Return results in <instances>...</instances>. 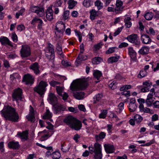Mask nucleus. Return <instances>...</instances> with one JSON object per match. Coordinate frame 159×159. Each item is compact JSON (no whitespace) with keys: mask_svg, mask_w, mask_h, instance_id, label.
<instances>
[{"mask_svg":"<svg viewBox=\"0 0 159 159\" xmlns=\"http://www.w3.org/2000/svg\"><path fill=\"white\" fill-rule=\"evenodd\" d=\"M88 86L87 81L83 80L77 79L74 80L70 86V89L73 91V97L79 100H82L84 98L85 93L80 91L85 89Z\"/></svg>","mask_w":159,"mask_h":159,"instance_id":"f257e3e1","label":"nucleus"},{"mask_svg":"<svg viewBox=\"0 0 159 159\" xmlns=\"http://www.w3.org/2000/svg\"><path fill=\"white\" fill-rule=\"evenodd\" d=\"M2 116L6 120L13 122H17L19 116L16 109L10 106H4L3 109L0 111Z\"/></svg>","mask_w":159,"mask_h":159,"instance_id":"f03ea898","label":"nucleus"},{"mask_svg":"<svg viewBox=\"0 0 159 159\" xmlns=\"http://www.w3.org/2000/svg\"><path fill=\"white\" fill-rule=\"evenodd\" d=\"M63 122L70 128L76 130H80L82 127L80 121L71 116H66L63 120Z\"/></svg>","mask_w":159,"mask_h":159,"instance_id":"7ed1b4c3","label":"nucleus"},{"mask_svg":"<svg viewBox=\"0 0 159 159\" xmlns=\"http://www.w3.org/2000/svg\"><path fill=\"white\" fill-rule=\"evenodd\" d=\"M48 85L47 82L43 81H41L39 84L35 87L34 89V91L37 93L40 97H42L46 90V87Z\"/></svg>","mask_w":159,"mask_h":159,"instance_id":"20e7f679","label":"nucleus"},{"mask_svg":"<svg viewBox=\"0 0 159 159\" xmlns=\"http://www.w3.org/2000/svg\"><path fill=\"white\" fill-rule=\"evenodd\" d=\"M12 97L13 101H23L22 89L19 88L15 89L12 93Z\"/></svg>","mask_w":159,"mask_h":159,"instance_id":"39448f33","label":"nucleus"},{"mask_svg":"<svg viewBox=\"0 0 159 159\" xmlns=\"http://www.w3.org/2000/svg\"><path fill=\"white\" fill-rule=\"evenodd\" d=\"M45 55L48 59L53 61L55 58L53 46L50 43L48 44V46L46 49Z\"/></svg>","mask_w":159,"mask_h":159,"instance_id":"423d86ee","label":"nucleus"},{"mask_svg":"<svg viewBox=\"0 0 159 159\" xmlns=\"http://www.w3.org/2000/svg\"><path fill=\"white\" fill-rule=\"evenodd\" d=\"M21 56L22 58L28 57L31 55V50L30 47L27 45L22 46L20 51Z\"/></svg>","mask_w":159,"mask_h":159,"instance_id":"0eeeda50","label":"nucleus"},{"mask_svg":"<svg viewBox=\"0 0 159 159\" xmlns=\"http://www.w3.org/2000/svg\"><path fill=\"white\" fill-rule=\"evenodd\" d=\"M94 147L95 153L94 157L97 159H101L102 157L101 145L98 143H95L94 145Z\"/></svg>","mask_w":159,"mask_h":159,"instance_id":"6e6552de","label":"nucleus"},{"mask_svg":"<svg viewBox=\"0 0 159 159\" xmlns=\"http://www.w3.org/2000/svg\"><path fill=\"white\" fill-rule=\"evenodd\" d=\"M126 39L130 42L134 43L136 47H139L140 45V42L137 34H133L129 35L126 38Z\"/></svg>","mask_w":159,"mask_h":159,"instance_id":"1a4fd4ad","label":"nucleus"},{"mask_svg":"<svg viewBox=\"0 0 159 159\" xmlns=\"http://www.w3.org/2000/svg\"><path fill=\"white\" fill-rule=\"evenodd\" d=\"M22 81L25 82L26 84H32L34 83V78L30 74H25L23 76Z\"/></svg>","mask_w":159,"mask_h":159,"instance_id":"9d476101","label":"nucleus"},{"mask_svg":"<svg viewBox=\"0 0 159 159\" xmlns=\"http://www.w3.org/2000/svg\"><path fill=\"white\" fill-rule=\"evenodd\" d=\"M52 108L55 114L59 113L61 111H64L65 109V107L63 105L58 103L53 105Z\"/></svg>","mask_w":159,"mask_h":159,"instance_id":"9b49d317","label":"nucleus"},{"mask_svg":"<svg viewBox=\"0 0 159 159\" xmlns=\"http://www.w3.org/2000/svg\"><path fill=\"white\" fill-rule=\"evenodd\" d=\"M152 85L151 83L145 82L143 83V86L139 87V88L142 92H147L149 91V88Z\"/></svg>","mask_w":159,"mask_h":159,"instance_id":"f8f14e48","label":"nucleus"},{"mask_svg":"<svg viewBox=\"0 0 159 159\" xmlns=\"http://www.w3.org/2000/svg\"><path fill=\"white\" fill-rule=\"evenodd\" d=\"M31 11L32 12L36 13L40 16H42L43 15L44 9L43 8L34 6L31 8Z\"/></svg>","mask_w":159,"mask_h":159,"instance_id":"ddd939ff","label":"nucleus"},{"mask_svg":"<svg viewBox=\"0 0 159 159\" xmlns=\"http://www.w3.org/2000/svg\"><path fill=\"white\" fill-rule=\"evenodd\" d=\"M29 68L33 70L34 74L36 75L40 73L39 66L38 62H35L30 65Z\"/></svg>","mask_w":159,"mask_h":159,"instance_id":"4468645a","label":"nucleus"},{"mask_svg":"<svg viewBox=\"0 0 159 159\" xmlns=\"http://www.w3.org/2000/svg\"><path fill=\"white\" fill-rule=\"evenodd\" d=\"M65 28V25L62 21L57 23L56 25L55 30L58 33H60L61 34H63L64 32Z\"/></svg>","mask_w":159,"mask_h":159,"instance_id":"2eb2a0df","label":"nucleus"},{"mask_svg":"<svg viewBox=\"0 0 159 159\" xmlns=\"http://www.w3.org/2000/svg\"><path fill=\"white\" fill-rule=\"evenodd\" d=\"M123 2L122 1L120 0H117L116 2V13H119L120 11H122L124 8L123 6Z\"/></svg>","mask_w":159,"mask_h":159,"instance_id":"dca6fc26","label":"nucleus"},{"mask_svg":"<svg viewBox=\"0 0 159 159\" xmlns=\"http://www.w3.org/2000/svg\"><path fill=\"white\" fill-rule=\"evenodd\" d=\"M141 39L142 42L144 44H149L152 42V40L150 39L149 36L146 34L142 35L141 37Z\"/></svg>","mask_w":159,"mask_h":159,"instance_id":"f3484780","label":"nucleus"},{"mask_svg":"<svg viewBox=\"0 0 159 159\" xmlns=\"http://www.w3.org/2000/svg\"><path fill=\"white\" fill-rule=\"evenodd\" d=\"M104 147L106 152L107 153H111L114 152L115 148L113 145L110 144H105Z\"/></svg>","mask_w":159,"mask_h":159,"instance_id":"a211bd4d","label":"nucleus"},{"mask_svg":"<svg viewBox=\"0 0 159 159\" xmlns=\"http://www.w3.org/2000/svg\"><path fill=\"white\" fill-rule=\"evenodd\" d=\"M48 99L50 103L53 105L58 102L57 99L55 95L53 93H50L49 95Z\"/></svg>","mask_w":159,"mask_h":159,"instance_id":"6ab92c4d","label":"nucleus"},{"mask_svg":"<svg viewBox=\"0 0 159 159\" xmlns=\"http://www.w3.org/2000/svg\"><path fill=\"white\" fill-rule=\"evenodd\" d=\"M16 136L19 137L22 141L26 140L28 139V132L27 131H25L22 133L19 132Z\"/></svg>","mask_w":159,"mask_h":159,"instance_id":"aec40b11","label":"nucleus"},{"mask_svg":"<svg viewBox=\"0 0 159 159\" xmlns=\"http://www.w3.org/2000/svg\"><path fill=\"white\" fill-rule=\"evenodd\" d=\"M46 13V17L48 20L51 21L53 19V11L52 7H48Z\"/></svg>","mask_w":159,"mask_h":159,"instance_id":"412c9836","label":"nucleus"},{"mask_svg":"<svg viewBox=\"0 0 159 159\" xmlns=\"http://www.w3.org/2000/svg\"><path fill=\"white\" fill-rule=\"evenodd\" d=\"M0 42L2 45L7 44L11 46H12V45L11 44V42L7 37H1L0 38Z\"/></svg>","mask_w":159,"mask_h":159,"instance_id":"4be33fe9","label":"nucleus"},{"mask_svg":"<svg viewBox=\"0 0 159 159\" xmlns=\"http://www.w3.org/2000/svg\"><path fill=\"white\" fill-rule=\"evenodd\" d=\"M129 54L131 58L133 61H135L136 60V52L134 50L132 47H129L128 48Z\"/></svg>","mask_w":159,"mask_h":159,"instance_id":"5701e85b","label":"nucleus"},{"mask_svg":"<svg viewBox=\"0 0 159 159\" xmlns=\"http://www.w3.org/2000/svg\"><path fill=\"white\" fill-rule=\"evenodd\" d=\"M8 147L13 149H17L20 147V145L18 142L11 141L9 142L8 144Z\"/></svg>","mask_w":159,"mask_h":159,"instance_id":"b1692460","label":"nucleus"},{"mask_svg":"<svg viewBox=\"0 0 159 159\" xmlns=\"http://www.w3.org/2000/svg\"><path fill=\"white\" fill-rule=\"evenodd\" d=\"M149 52V48L146 46L143 47L139 51V53L142 55L148 54Z\"/></svg>","mask_w":159,"mask_h":159,"instance_id":"393cba45","label":"nucleus"},{"mask_svg":"<svg viewBox=\"0 0 159 159\" xmlns=\"http://www.w3.org/2000/svg\"><path fill=\"white\" fill-rule=\"evenodd\" d=\"M87 58L86 56H83L81 54H80L78 57L77 58L76 62L78 64L81 63V61L83 60L87 59Z\"/></svg>","mask_w":159,"mask_h":159,"instance_id":"a878e982","label":"nucleus"},{"mask_svg":"<svg viewBox=\"0 0 159 159\" xmlns=\"http://www.w3.org/2000/svg\"><path fill=\"white\" fill-rule=\"evenodd\" d=\"M106 136V134L104 132H101L99 134L95 135V138L96 141L99 140L100 139H104Z\"/></svg>","mask_w":159,"mask_h":159,"instance_id":"bb28decb","label":"nucleus"},{"mask_svg":"<svg viewBox=\"0 0 159 159\" xmlns=\"http://www.w3.org/2000/svg\"><path fill=\"white\" fill-rule=\"evenodd\" d=\"M102 96V93H98L93 98V103H96L98 102L100 100Z\"/></svg>","mask_w":159,"mask_h":159,"instance_id":"cd10ccee","label":"nucleus"},{"mask_svg":"<svg viewBox=\"0 0 159 159\" xmlns=\"http://www.w3.org/2000/svg\"><path fill=\"white\" fill-rule=\"evenodd\" d=\"M119 58V56H116V57H112L109 58L107 61L109 63H112L113 62H116L118 61Z\"/></svg>","mask_w":159,"mask_h":159,"instance_id":"c85d7f7f","label":"nucleus"},{"mask_svg":"<svg viewBox=\"0 0 159 159\" xmlns=\"http://www.w3.org/2000/svg\"><path fill=\"white\" fill-rule=\"evenodd\" d=\"M56 49L57 50L58 54L60 55L62 57H63V55L62 54L61 46L59 43H58L56 44Z\"/></svg>","mask_w":159,"mask_h":159,"instance_id":"c756f323","label":"nucleus"},{"mask_svg":"<svg viewBox=\"0 0 159 159\" xmlns=\"http://www.w3.org/2000/svg\"><path fill=\"white\" fill-rule=\"evenodd\" d=\"M90 18L91 20H94L96 16H97V12L94 9H92L90 11Z\"/></svg>","mask_w":159,"mask_h":159,"instance_id":"7c9ffc66","label":"nucleus"},{"mask_svg":"<svg viewBox=\"0 0 159 159\" xmlns=\"http://www.w3.org/2000/svg\"><path fill=\"white\" fill-rule=\"evenodd\" d=\"M134 120L137 123H140L143 120V117L140 115L136 114L134 116Z\"/></svg>","mask_w":159,"mask_h":159,"instance_id":"2f4dec72","label":"nucleus"},{"mask_svg":"<svg viewBox=\"0 0 159 159\" xmlns=\"http://www.w3.org/2000/svg\"><path fill=\"white\" fill-rule=\"evenodd\" d=\"M69 4L68 7L69 9H72L77 4V2L74 0H70L68 2Z\"/></svg>","mask_w":159,"mask_h":159,"instance_id":"473e14b6","label":"nucleus"},{"mask_svg":"<svg viewBox=\"0 0 159 159\" xmlns=\"http://www.w3.org/2000/svg\"><path fill=\"white\" fill-rule=\"evenodd\" d=\"M52 116V114L50 112L49 109L47 110L45 114L43 116L44 119H48L51 118Z\"/></svg>","mask_w":159,"mask_h":159,"instance_id":"72a5a7b5","label":"nucleus"},{"mask_svg":"<svg viewBox=\"0 0 159 159\" xmlns=\"http://www.w3.org/2000/svg\"><path fill=\"white\" fill-rule=\"evenodd\" d=\"M95 6L97 7L98 10H100L103 7V3L99 0H97L94 3Z\"/></svg>","mask_w":159,"mask_h":159,"instance_id":"f704fd0d","label":"nucleus"},{"mask_svg":"<svg viewBox=\"0 0 159 159\" xmlns=\"http://www.w3.org/2000/svg\"><path fill=\"white\" fill-rule=\"evenodd\" d=\"M94 77L98 80H99V78L102 75V73L99 70H96L93 74Z\"/></svg>","mask_w":159,"mask_h":159,"instance_id":"c9c22d12","label":"nucleus"},{"mask_svg":"<svg viewBox=\"0 0 159 159\" xmlns=\"http://www.w3.org/2000/svg\"><path fill=\"white\" fill-rule=\"evenodd\" d=\"M153 16V14L151 12H148L145 15V19L147 20H150L152 19Z\"/></svg>","mask_w":159,"mask_h":159,"instance_id":"e433bc0d","label":"nucleus"},{"mask_svg":"<svg viewBox=\"0 0 159 159\" xmlns=\"http://www.w3.org/2000/svg\"><path fill=\"white\" fill-rule=\"evenodd\" d=\"M137 106L136 104H129V108L131 112H134L136 109Z\"/></svg>","mask_w":159,"mask_h":159,"instance_id":"4c0bfd02","label":"nucleus"},{"mask_svg":"<svg viewBox=\"0 0 159 159\" xmlns=\"http://www.w3.org/2000/svg\"><path fill=\"white\" fill-rule=\"evenodd\" d=\"M102 60V59L100 57H96L92 59V62L93 64H99Z\"/></svg>","mask_w":159,"mask_h":159,"instance_id":"58836bf2","label":"nucleus"},{"mask_svg":"<svg viewBox=\"0 0 159 159\" xmlns=\"http://www.w3.org/2000/svg\"><path fill=\"white\" fill-rule=\"evenodd\" d=\"M61 157V154L58 152H55L52 154V158L53 159H59Z\"/></svg>","mask_w":159,"mask_h":159,"instance_id":"ea45409f","label":"nucleus"},{"mask_svg":"<svg viewBox=\"0 0 159 159\" xmlns=\"http://www.w3.org/2000/svg\"><path fill=\"white\" fill-rule=\"evenodd\" d=\"M147 74V72L145 70H141L140 71L138 76L139 78H141L146 76Z\"/></svg>","mask_w":159,"mask_h":159,"instance_id":"a19ab883","label":"nucleus"},{"mask_svg":"<svg viewBox=\"0 0 159 159\" xmlns=\"http://www.w3.org/2000/svg\"><path fill=\"white\" fill-rule=\"evenodd\" d=\"M56 89L58 94L60 96L62 95V93L64 90L63 88L61 87L57 86Z\"/></svg>","mask_w":159,"mask_h":159,"instance_id":"79ce46f5","label":"nucleus"},{"mask_svg":"<svg viewBox=\"0 0 159 159\" xmlns=\"http://www.w3.org/2000/svg\"><path fill=\"white\" fill-rule=\"evenodd\" d=\"M91 0H84L83 5L86 7H89L91 5Z\"/></svg>","mask_w":159,"mask_h":159,"instance_id":"37998d69","label":"nucleus"},{"mask_svg":"<svg viewBox=\"0 0 159 159\" xmlns=\"http://www.w3.org/2000/svg\"><path fill=\"white\" fill-rule=\"evenodd\" d=\"M107 114V111L103 110L102 113L99 114V117L100 118H106Z\"/></svg>","mask_w":159,"mask_h":159,"instance_id":"c03bdc74","label":"nucleus"},{"mask_svg":"<svg viewBox=\"0 0 159 159\" xmlns=\"http://www.w3.org/2000/svg\"><path fill=\"white\" fill-rule=\"evenodd\" d=\"M118 48L116 47H113L109 48L106 51L107 54H110L114 52L116 49H117Z\"/></svg>","mask_w":159,"mask_h":159,"instance_id":"a18cd8bd","label":"nucleus"},{"mask_svg":"<svg viewBox=\"0 0 159 159\" xmlns=\"http://www.w3.org/2000/svg\"><path fill=\"white\" fill-rule=\"evenodd\" d=\"M63 2V0H58L55 2L54 7H61Z\"/></svg>","mask_w":159,"mask_h":159,"instance_id":"49530a36","label":"nucleus"},{"mask_svg":"<svg viewBox=\"0 0 159 159\" xmlns=\"http://www.w3.org/2000/svg\"><path fill=\"white\" fill-rule=\"evenodd\" d=\"M131 88V86L130 85H125L120 88V91H123L125 90L130 89Z\"/></svg>","mask_w":159,"mask_h":159,"instance_id":"de8ad7c7","label":"nucleus"},{"mask_svg":"<svg viewBox=\"0 0 159 159\" xmlns=\"http://www.w3.org/2000/svg\"><path fill=\"white\" fill-rule=\"evenodd\" d=\"M117 84V83L114 81L109 84V87L111 89H114L116 88Z\"/></svg>","mask_w":159,"mask_h":159,"instance_id":"09e8293b","label":"nucleus"},{"mask_svg":"<svg viewBox=\"0 0 159 159\" xmlns=\"http://www.w3.org/2000/svg\"><path fill=\"white\" fill-rule=\"evenodd\" d=\"M154 101L153 99H149L147 98L145 102L146 103L147 106L148 107H150L152 105L153 101Z\"/></svg>","mask_w":159,"mask_h":159,"instance_id":"8fccbe9b","label":"nucleus"},{"mask_svg":"<svg viewBox=\"0 0 159 159\" xmlns=\"http://www.w3.org/2000/svg\"><path fill=\"white\" fill-rule=\"evenodd\" d=\"M11 38L13 41L14 42L16 43L18 41L17 36L16 34L14 32H13L12 34Z\"/></svg>","mask_w":159,"mask_h":159,"instance_id":"3c124183","label":"nucleus"},{"mask_svg":"<svg viewBox=\"0 0 159 159\" xmlns=\"http://www.w3.org/2000/svg\"><path fill=\"white\" fill-rule=\"evenodd\" d=\"M102 45L103 44L101 42L94 45L93 47L96 50H98L101 48Z\"/></svg>","mask_w":159,"mask_h":159,"instance_id":"603ef678","label":"nucleus"},{"mask_svg":"<svg viewBox=\"0 0 159 159\" xmlns=\"http://www.w3.org/2000/svg\"><path fill=\"white\" fill-rule=\"evenodd\" d=\"M157 92H155V89L153 88L150 90V93H149V94H150L152 96H153V95L154 94L156 97H159V96H157Z\"/></svg>","mask_w":159,"mask_h":159,"instance_id":"864d4df0","label":"nucleus"},{"mask_svg":"<svg viewBox=\"0 0 159 159\" xmlns=\"http://www.w3.org/2000/svg\"><path fill=\"white\" fill-rule=\"evenodd\" d=\"M146 32L148 34H150L152 35H154L155 34V32L154 29L152 28H150L149 30L148 31H146Z\"/></svg>","mask_w":159,"mask_h":159,"instance_id":"5fc2aeb1","label":"nucleus"},{"mask_svg":"<svg viewBox=\"0 0 159 159\" xmlns=\"http://www.w3.org/2000/svg\"><path fill=\"white\" fill-rule=\"evenodd\" d=\"M26 117L29 120L31 121H34V115L30 114L28 116H27Z\"/></svg>","mask_w":159,"mask_h":159,"instance_id":"6e6d98bb","label":"nucleus"},{"mask_svg":"<svg viewBox=\"0 0 159 159\" xmlns=\"http://www.w3.org/2000/svg\"><path fill=\"white\" fill-rule=\"evenodd\" d=\"M69 15V11H66L64 12V16L63 17V19L65 20L67 19L68 18Z\"/></svg>","mask_w":159,"mask_h":159,"instance_id":"4d7b16f0","label":"nucleus"},{"mask_svg":"<svg viewBox=\"0 0 159 159\" xmlns=\"http://www.w3.org/2000/svg\"><path fill=\"white\" fill-rule=\"evenodd\" d=\"M17 29L18 30L21 31L25 30V27L23 25H19L17 26Z\"/></svg>","mask_w":159,"mask_h":159,"instance_id":"13d9d810","label":"nucleus"},{"mask_svg":"<svg viewBox=\"0 0 159 159\" xmlns=\"http://www.w3.org/2000/svg\"><path fill=\"white\" fill-rule=\"evenodd\" d=\"M121 94L125 95L126 97H128L130 95V91H129L124 90L123 92L121 93Z\"/></svg>","mask_w":159,"mask_h":159,"instance_id":"bf43d9fd","label":"nucleus"},{"mask_svg":"<svg viewBox=\"0 0 159 159\" xmlns=\"http://www.w3.org/2000/svg\"><path fill=\"white\" fill-rule=\"evenodd\" d=\"M123 28V27L122 26L120 28H118L114 33V36H116L117 35H118L121 32Z\"/></svg>","mask_w":159,"mask_h":159,"instance_id":"052dcab7","label":"nucleus"},{"mask_svg":"<svg viewBox=\"0 0 159 159\" xmlns=\"http://www.w3.org/2000/svg\"><path fill=\"white\" fill-rule=\"evenodd\" d=\"M62 65L65 67H68L70 66V64L66 61L62 60L61 61Z\"/></svg>","mask_w":159,"mask_h":159,"instance_id":"680f3d73","label":"nucleus"},{"mask_svg":"<svg viewBox=\"0 0 159 159\" xmlns=\"http://www.w3.org/2000/svg\"><path fill=\"white\" fill-rule=\"evenodd\" d=\"M124 104L123 102H120L118 105L119 109V112L120 113L122 110L124 109Z\"/></svg>","mask_w":159,"mask_h":159,"instance_id":"e2e57ef3","label":"nucleus"},{"mask_svg":"<svg viewBox=\"0 0 159 159\" xmlns=\"http://www.w3.org/2000/svg\"><path fill=\"white\" fill-rule=\"evenodd\" d=\"M128 43L125 42H123L121 43L119 46L118 47L119 48L125 47L128 46Z\"/></svg>","mask_w":159,"mask_h":159,"instance_id":"0e129e2a","label":"nucleus"},{"mask_svg":"<svg viewBox=\"0 0 159 159\" xmlns=\"http://www.w3.org/2000/svg\"><path fill=\"white\" fill-rule=\"evenodd\" d=\"M59 84V82L54 80L52 81L49 82V84L50 85L53 87H54L56 85Z\"/></svg>","mask_w":159,"mask_h":159,"instance_id":"69168bd1","label":"nucleus"},{"mask_svg":"<svg viewBox=\"0 0 159 159\" xmlns=\"http://www.w3.org/2000/svg\"><path fill=\"white\" fill-rule=\"evenodd\" d=\"M61 96L62 97V99L65 101L69 97L68 94L65 92H64L63 94H62V95Z\"/></svg>","mask_w":159,"mask_h":159,"instance_id":"338daca9","label":"nucleus"},{"mask_svg":"<svg viewBox=\"0 0 159 159\" xmlns=\"http://www.w3.org/2000/svg\"><path fill=\"white\" fill-rule=\"evenodd\" d=\"M153 105L154 108H159V101H156L153 103Z\"/></svg>","mask_w":159,"mask_h":159,"instance_id":"774afa93","label":"nucleus"}]
</instances>
